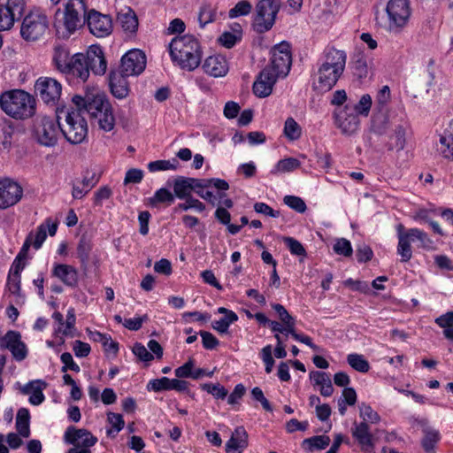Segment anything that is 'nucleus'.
Instances as JSON below:
<instances>
[{
	"label": "nucleus",
	"mask_w": 453,
	"mask_h": 453,
	"mask_svg": "<svg viewBox=\"0 0 453 453\" xmlns=\"http://www.w3.org/2000/svg\"><path fill=\"white\" fill-rule=\"evenodd\" d=\"M252 10L251 4L247 0H242L238 2L234 8L229 11V17L231 19L237 18L240 16H246L250 13Z\"/></svg>",
	"instance_id": "nucleus-54"
},
{
	"label": "nucleus",
	"mask_w": 453,
	"mask_h": 453,
	"mask_svg": "<svg viewBox=\"0 0 453 453\" xmlns=\"http://www.w3.org/2000/svg\"><path fill=\"white\" fill-rule=\"evenodd\" d=\"M283 201L286 205L299 213L304 212L307 209L304 201L301 197L296 196H286L283 198Z\"/></svg>",
	"instance_id": "nucleus-58"
},
{
	"label": "nucleus",
	"mask_w": 453,
	"mask_h": 453,
	"mask_svg": "<svg viewBox=\"0 0 453 453\" xmlns=\"http://www.w3.org/2000/svg\"><path fill=\"white\" fill-rule=\"evenodd\" d=\"M179 166V161L176 158H172L169 160H156L150 162L148 164V170L150 173L160 172V171H168V170H177Z\"/></svg>",
	"instance_id": "nucleus-45"
},
{
	"label": "nucleus",
	"mask_w": 453,
	"mask_h": 453,
	"mask_svg": "<svg viewBox=\"0 0 453 453\" xmlns=\"http://www.w3.org/2000/svg\"><path fill=\"white\" fill-rule=\"evenodd\" d=\"M85 0H66L64 10L56 12L54 27L57 35L67 39L85 24L88 14Z\"/></svg>",
	"instance_id": "nucleus-3"
},
{
	"label": "nucleus",
	"mask_w": 453,
	"mask_h": 453,
	"mask_svg": "<svg viewBox=\"0 0 453 453\" xmlns=\"http://www.w3.org/2000/svg\"><path fill=\"white\" fill-rule=\"evenodd\" d=\"M352 435L365 453H374V441L368 424L361 422L357 425L352 431Z\"/></svg>",
	"instance_id": "nucleus-29"
},
{
	"label": "nucleus",
	"mask_w": 453,
	"mask_h": 453,
	"mask_svg": "<svg viewBox=\"0 0 453 453\" xmlns=\"http://www.w3.org/2000/svg\"><path fill=\"white\" fill-rule=\"evenodd\" d=\"M64 73L76 77L83 82L86 81L89 76V71L84 54H74L71 58V62L67 65V69H65Z\"/></svg>",
	"instance_id": "nucleus-28"
},
{
	"label": "nucleus",
	"mask_w": 453,
	"mask_h": 453,
	"mask_svg": "<svg viewBox=\"0 0 453 453\" xmlns=\"http://www.w3.org/2000/svg\"><path fill=\"white\" fill-rule=\"evenodd\" d=\"M283 133L289 141H296L301 137L302 128L292 117H288L285 121Z\"/></svg>",
	"instance_id": "nucleus-44"
},
{
	"label": "nucleus",
	"mask_w": 453,
	"mask_h": 453,
	"mask_svg": "<svg viewBox=\"0 0 453 453\" xmlns=\"http://www.w3.org/2000/svg\"><path fill=\"white\" fill-rule=\"evenodd\" d=\"M291 67V53L289 44L281 42L273 47L270 64L265 69H270L277 78H284L289 73Z\"/></svg>",
	"instance_id": "nucleus-11"
},
{
	"label": "nucleus",
	"mask_w": 453,
	"mask_h": 453,
	"mask_svg": "<svg viewBox=\"0 0 453 453\" xmlns=\"http://www.w3.org/2000/svg\"><path fill=\"white\" fill-rule=\"evenodd\" d=\"M58 224L50 218H48L42 224L38 226L35 233L31 232L27 236H32L33 247L35 250H39L47 238V230L49 234L53 236L56 234Z\"/></svg>",
	"instance_id": "nucleus-32"
},
{
	"label": "nucleus",
	"mask_w": 453,
	"mask_h": 453,
	"mask_svg": "<svg viewBox=\"0 0 453 453\" xmlns=\"http://www.w3.org/2000/svg\"><path fill=\"white\" fill-rule=\"evenodd\" d=\"M60 360L63 364V366L61 367L62 372H66L68 370L75 372H79L81 371L80 366L74 362L71 353L64 352L60 356Z\"/></svg>",
	"instance_id": "nucleus-60"
},
{
	"label": "nucleus",
	"mask_w": 453,
	"mask_h": 453,
	"mask_svg": "<svg viewBox=\"0 0 453 453\" xmlns=\"http://www.w3.org/2000/svg\"><path fill=\"white\" fill-rule=\"evenodd\" d=\"M171 379L167 377H162L160 379H155L149 381L147 384V389L149 391L160 392L163 390H170Z\"/></svg>",
	"instance_id": "nucleus-57"
},
{
	"label": "nucleus",
	"mask_w": 453,
	"mask_h": 453,
	"mask_svg": "<svg viewBox=\"0 0 453 453\" xmlns=\"http://www.w3.org/2000/svg\"><path fill=\"white\" fill-rule=\"evenodd\" d=\"M418 425L422 428L424 434L421 445L426 453H434L435 446L441 440L440 432L428 425V420L426 418L417 420Z\"/></svg>",
	"instance_id": "nucleus-27"
},
{
	"label": "nucleus",
	"mask_w": 453,
	"mask_h": 453,
	"mask_svg": "<svg viewBox=\"0 0 453 453\" xmlns=\"http://www.w3.org/2000/svg\"><path fill=\"white\" fill-rule=\"evenodd\" d=\"M90 338L97 342L102 343L104 347H107L108 343H111V349H112L113 354H117L119 350L118 342L112 341L111 337L109 334H102L98 331L90 332Z\"/></svg>",
	"instance_id": "nucleus-51"
},
{
	"label": "nucleus",
	"mask_w": 453,
	"mask_h": 453,
	"mask_svg": "<svg viewBox=\"0 0 453 453\" xmlns=\"http://www.w3.org/2000/svg\"><path fill=\"white\" fill-rule=\"evenodd\" d=\"M22 188L10 179L0 180V209L16 204L22 197Z\"/></svg>",
	"instance_id": "nucleus-19"
},
{
	"label": "nucleus",
	"mask_w": 453,
	"mask_h": 453,
	"mask_svg": "<svg viewBox=\"0 0 453 453\" xmlns=\"http://www.w3.org/2000/svg\"><path fill=\"white\" fill-rule=\"evenodd\" d=\"M203 69L207 74L219 78L226 75L229 65L226 57L218 54L208 57L203 65Z\"/></svg>",
	"instance_id": "nucleus-25"
},
{
	"label": "nucleus",
	"mask_w": 453,
	"mask_h": 453,
	"mask_svg": "<svg viewBox=\"0 0 453 453\" xmlns=\"http://www.w3.org/2000/svg\"><path fill=\"white\" fill-rule=\"evenodd\" d=\"M61 132L73 144H80L86 139L88 125L80 111L73 109L66 111L65 124L62 127Z\"/></svg>",
	"instance_id": "nucleus-10"
},
{
	"label": "nucleus",
	"mask_w": 453,
	"mask_h": 453,
	"mask_svg": "<svg viewBox=\"0 0 453 453\" xmlns=\"http://www.w3.org/2000/svg\"><path fill=\"white\" fill-rule=\"evenodd\" d=\"M203 390L211 394L217 399H224L227 395V390L220 384L205 383L202 385Z\"/></svg>",
	"instance_id": "nucleus-59"
},
{
	"label": "nucleus",
	"mask_w": 453,
	"mask_h": 453,
	"mask_svg": "<svg viewBox=\"0 0 453 453\" xmlns=\"http://www.w3.org/2000/svg\"><path fill=\"white\" fill-rule=\"evenodd\" d=\"M280 8V0H260L256 5L252 27L258 34L269 31L275 23Z\"/></svg>",
	"instance_id": "nucleus-7"
},
{
	"label": "nucleus",
	"mask_w": 453,
	"mask_h": 453,
	"mask_svg": "<svg viewBox=\"0 0 453 453\" xmlns=\"http://www.w3.org/2000/svg\"><path fill=\"white\" fill-rule=\"evenodd\" d=\"M300 166V162L294 157H288L280 160L276 166L275 172L277 173H288L297 169Z\"/></svg>",
	"instance_id": "nucleus-55"
},
{
	"label": "nucleus",
	"mask_w": 453,
	"mask_h": 453,
	"mask_svg": "<svg viewBox=\"0 0 453 453\" xmlns=\"http://www.w3.org/2000/svg\"><path fill=\"white\" fill-rule=\"evenodd\" d=\"M64 437L66 443L85 448L92 447L97 441V438L88 430L73 426H69L65 430Z\"/></svg>",
	"instance_id": "nucleus-20"
},
{
	"label": "nucleus",
	"mask_w": 453,
	"mask_h": 453,
	"mask_svg": "<svg viewBox=\"0 0 453 453\" xmlns=\"http://www.w3.org/2000/svg\"><path fill=\"white\" fill-rule=\"evenodd\" d=\"M48 384L42 380H35L29 381L20 388L23 395H29V403L32 405H40L45 400L42 393L43 389L47 388Z\"/></svg>",
	"instance_id": "nucleus-30"
},
{
	"label": "nucleus",
	"mask_w": 453,
	"mask_h": 453,
	"mask_svg": "<svg viewBox=\"0 0 453 453\" xmlns=\"http://www.w3.org/2000/svg\"><path fill=\"white\" fill-rule=\"evenodd\" d=\"M127 77V76L124 75L120 72H111L110 73L109 83L111 92L115 97L119 99L125 98L128 95L129 88Z\"/></svg>",
	"instance_id": "nucleus-34"
},
{
	"label": "nucleus",
	"mask_w": 453,
	"mask_h": 453,
	"mask_svg": "<svg viewBox=\"0 0 453 453\" xmlns=\"http://www.w3.org/2000/svg\"><path fill=\"white\" fill-rule=\"evenodd\" d=\"M183 200H185V203H179L178 206L175 208L176 211H188L190 209H194L198 212H202L205 210V205L201 201L193 197L192 196L186 197Z\"/></svg>",
	"instance_id": "nucleus-53"
},
{
	"label": "nucleus",
	"mask_w": 453,
	"mask_h": 453,
	"mask_svg": "<svg viewBox=\"0 0 453 453\" xmlns=\"http://www.w3.org/2000/svg\"><path fill=\"white\" fill-rule=\"evenodd\" d=\"M71 62V58H69L68 51L60 46L55 47L53 53V63L56 68L61 72L65 73V69H67V65Z\"/></svg>",
	"instance_id": "nucleus-40"
},
{
	"label": "nucleus",
	"mask_w": 453,
	"mask_h": 453,
	"mask_svg": "<svg viewBox=\"0 0 453 453\" xmlns=\"http://www.w3.org/2000/svg\"><path fill=\"white\" fill-rule=\"evenodd\" d=\"M261 357L265 365V372L271 373L274 365V359L272 356V346L266 345L261 350Z\"/></svg>",
	"instance_id": "nucleus-63"
},
{
	"label": "nucleus",
	"mask_w": 453,
	"mask_h": 453,
	"mask_svg": "<svg viewBox=\"0 0 453 453\" xmlns=\"http://www.w3.org/2000/svg\"><path fill=\"white\" fill-rule=\"evenodd\" d=\"M334 251L338 255L349 257L352 254V246L349 240L341 238L336 241L334 247Z\"/></svg>",
	"instance_id": "nucleus-61"
},
{
	"label": "nucleus",
	"mask_w": 453,
	"mask_h": 453,
	"mask_svg": "<svg viewBox=\"0 0 453 453\" xmlns=\"http://www.w3.org/2000/svg\"><path fill=\"white\" fill-rule=\"evenodd\" d=\"M26 0H7L5 4H0V31L11 29L15 20L24 14Z\"/></svg>",
	"instance_id": "nucleus-15"
},
{
	"label": "nucleus",
	"mask_w": 453,
	"mask_h": 453,
	"mask_svg": "<svg viewBox=\"0 0 453 453\" xmlns=\"http://www.w3.org/2000/svg\"><path fill=\"white\" fill-rule=\"evenodd\" d=\"M372 106V97L370 95L365 94L363 95L359 100V102L353 105L352 108L354 111L358 115L367 116L370 112V109Z\"/></svg>",
	"instance_id": "nucleus-56"
},
{
	"label": "nucleus",
	"mask_w": 453,
	"mask_h": 453,
	"mask_svg": "<svg viewBox=\"0 0 453 453\" xmlns=\"http://www.w3.org/2000/svg\"><path fill=\"white\" fill-rule=\"evenodd\" d=\"M272 307L278 314L280 322L287 326L288 331H293V327L296 326V319L288 312L286 308L280 303L272 304Z\"/></svg>",
	"instance_id": "nucleus-48"
},
{
	"label": "nucleus",
	"mask_w": 453,
	"mask_h": 453,
	"mask_svg": "<svg viewBox=\"0 0 453 453\" xmlns=\"http://www.w3.org/2000/svg\"><path fill=\"white\" fill-rule=\"evenodd\" d=\"M197 180L199 181L200 188H195L194 192L202 199L208 201L214 205L216 200L215 196L211 191L205 190V188L210 187L206 179H197Z\"/></svg>",
	"instance_id": "nucleus-52"
},
{
	"label": "nucleus",
	"mask_w": 453,
	"mask_h": 453,
	"mask_svg": "<svg viewBox=\"0 0 453 453\" xmlns=\"http://www.w3.org/2000/svg\"><path fill=\"white\" fill-rule=\"evenodd\" d=\"M278 79L270 69L264 68L253 84L254 94L260 98L268 96Z\"/></svg>",
	"instance_id": "nucleus-23"
},
{
	"label": "nucleus",
	"mask_w": 453,
	"mask_h": 453,
	"mask_svg": "<svg viewBox=\"0 0 453 453\" xmlns=\"http://www.w3.org/2000/svg\"><path fill=\"white\" fill-rule=\"evenodd\" d=\"M437 151L444 159L453 161V119L439 134Z\"/></svg>",
	"instance_id": "nucleus-24"
},
{
	"label": "nucleus",
	"mask_w": 453,
	"mask_h": 453,
	"mask_svg": "<svg viewBox=\"0 0 453 453\" xmlns=\"http://www.w3.org/2000/svg\"><path fill=\"white\" fill-rule=\"evenodd\" d=\"M335 124L342 134H352L359 127V118L352 105L346 104L342 109L334 112Z\"/></svg>",
	"instance_id": "nucleus-18"
},
{
	"label": "nucleus",
	"mask_w": 453,
	"mask_h": 453,
	"mask_svg": "<svg viewBox=\"0 0 453 453\" xmlns=\"http://www.w3.org/2000/svg\"><path fill=\"white\" fill-rule=\"evenodd\" d=\"M76 322L75 311L73 308H70L67 311L66 319L64 321L63 328L58 326L56 333H61L65 336L73 337V330Z\"/></svg>",
	"instance_id": "nucleus-47"
},
{
	"label": "nucleus",
	"mask_w": 453,
	"mask_h": 453,
	"mask_svg": "<svg viewBox=\"0 0 453 453\" xmlns=\"http://www.w3.org/2000/svg\"><path fill=\"white\" fill-rule=\"evenodd\" d=\"M35 99L29 93L14 89L0 95V107L15 119H26L35 112Z\"/></svg>",
	"instance_id": "nucleus-5"
},
{
	"label": "nucleus",
	"mask_w": 453,
	"mask_h": 453,
	"mask_svg": "<svg viewBox=\"0 0 453 453\" xmlns=\"http://www.w3.org/2000/svg\"><path fill=\"white\" fill-rule=\"evenodd\" d=\"M16 429L24 438L30 435V413L27 408L19 409L16 416Z\"/></svg>",
	"instance_id": "nucleus-37"
},
{
	"label": "nucleus",
	"mask_w": 453,
	"mask_h": 453,
	"mask_svg": "<svg viewBox=\"0 0 453 453\" xmlns=\"http://www.w3.org/2000/svg\"><path fill=\"white\" fill-rule=\"evenodd\" d=\"M62 127L50 117H39L35 120L33 134L35 139L42 146L54 147L58 143Z\"/></svg>",
	"instance_id": "nucleus-9"
},
{
	"label": "nucleus",
	"mask_w": 453,
	"mask_h": 453,
	"mask_svg": "<svg viewBox=\"0 0 453 453\" xmlns=\"http://www.w3.org/2000/svg\"><path fill=\"white\" fill-rule=\"evenodd\" d=\"M118 22L122 29L127 34H134L137 30L138 19L135 12L131 9H128L125 12H119L118 14Z\"/></svg>",
	"instance_id": "nucleus-36"
},
{
	"label": "nucleus",
	"mask_w": 453,
	"mask_h": 453,
	"mask_svg": "<svg viewBox=\"0 0 453 453\" xmlns=\"http://www.w3.org/2000/svg\"><path fill=\"white\" fill-rule=\"evenodd\" d=\"M73 350L77 357H86L91 351V347L88 342L76 340L73 343Z\"/></svg>",
	"instance_id": "nucleus-64"
},
{
	"label": "nucleus",
	"mask_w": 453,
	"mask_h": 453,
	"mask_svg": "<svg viewBox=\"0 0 453 453\" xmlns=\"http://www.w3.org/2000/svg\"><path fill=\"white\" fill-rule=\"evenodd\" d=\"M89 32L97 38L109 36L113 30L111 16L103 14L95 9L88 10L86 21Z\"/></svg>",
	"instance_id": "nucleus-13"
},
{
	"label": "nucleus",
	"mask_w": 453,
	"mask_h": 453,
	"mask_svg": "<svg viewBox=\"0 0 453 453\" xmlns=\"http://www.w3.org/2000/svg\"><path fill=\"white\" fill-rule=\"evenodd\" d=\"M388 31L400 34L407 26L411 10L408 0H389L386 6Z\"/></svg>",
	"instance_id": "nucleus-6"
},
{
	"label": "nucleus",
	"mask_w": 453,
	"mask_h": 453,
	"mask_svg": "<svg viewBox=\"0 0 453 453\" xmlns=\"http://www.w3.org/2000/svg\"><path fill=\"white\" fill-rule=\"evenodd\" d=\"M92 242L88 236L82 234L77 244V257L81 262V267L86 271L89 262V254L92 250Z\"/></svg>",
	"instance_id": "nucleus-35"
},
{
	"label": "nucleus",
	"mask_w": 453,
	"mask_h": 453,
	"mask_svg": "<svg viewBox=\"0 0 453 453\" xmlns=\"http://www.w3.org/2000/svg\"><path fill=\"white\" fill-rule=\"evenodd\" d=\"M48 27L49 20L45 12L40 9H34L24 17L20 35L24 40L34 42L45 34Z\"/></svg>",
	"instance_id": "nucleus-8"
},
{
	"label": "nucleus",
	"mask_w": 453,
	"mask_h": 453,
	"mask_svg": "<svg viewBox=\"0 0 453 453\" xmlns=\"http://www.w3.org/2000/svg\"><path fill=\"white\" fill-rule=\"evenodd\" d=\"M88 71L96 75H103L107 70V62L103 49L98 45H91L84 54Z\"/></svg>",
	"instance_id": "nucleus-21"
},
{
	"label": "nucleus",
	"mask_w": 453,
	"mask_h": 453,
	"mask_svg": "<svg viewBox=\"0 0 453 453\" xmlns=\"http://www.w3.org/2000/svg\"><path fill=\"white\" fill-rule=\"evenodd\" d=\"M0 349H9L16 361H22L27 356V348L21 341V334L18 331L10 330L0 338Z\"/></svg>",
	"instance_id": "nucleus-17"
},
{
	"label": "nucleus",
	"mask_w": 453,
	"mask_h": 453,
	"mask_svg": "<svg viewBox=\"0 0 453 453\" xmlns=\"http://www.w3.org/2000/svg\"><path fill=\"white\" fill-rule=\"evenodd\" d=\"M359 416L363 418L362 422H365L366 424H368V422L376 424L380 420V415L373 411L370 405L365 403L359 405Z\"/></svg>",
	"instance_id": "nucleus-50"
},
{
	"label": "nucleus",
	"mask_w": 453,
	"mask_h": 453,
	"mask_svg": "<svg viewBox=\"0 0 453 453\" xmlns=\"http://www.w3.org/2000/svg\"><path fill=\"white\" fill-rule=\"evenodd\" d=\"M72 102L81 114L87 112L92 119H96L99 127L104 131L109 132L113 129L115 118L111 105L104 94L93 88L86 91L84 96H73Z\"/></svg>",
	"instance_id": "nucleus-1"
},
{
	"label": "nucleus",
	"mask_w": 453,
	"mask_h": 453,
	"mask_svg": "<svg viewBox=\"0 0 453 453\" xmlns=\"http://www.w3.org/2000/svg\"><path fill=\"white\" fill-rule=\"evenodd\" d=\"M348 364L359 372H367L370 370L369 362L363 355L352 353L347 357Z\"/></svg>",
	"instance_id": "nucleus-46"
},
{
	"label": "nucleus",
	"mask_w": 453,
	"mask_h": 453,
	"mask_svg": "<svg viewBox=\"0 0 453 453\" xmlns=\"http://www.w3.org/2000/svg\"><path fill=\"white\" fill-rule=\"evenodd\" d=\"M216 17V9L211 4L201 5L198 12V22L200 27L203 28L207 24L213 22Z\"/></svg>",
	"instance_id": "nucleus-43"
},
{
	"label": "nucleus",
	"mask_w": 453,
	"mask_h": 453,
	"mask_svg": "<svg viewBox=\"0 0 453 453\" xmlns=\"http://www.w3.org/2000/svg\"><path fill=\"white\" fill-rule=\"evenodd\" d=\"M52 276L58 278L67 287L75 288L79 281L78 270L67 264H55L51 271Z\"/></svg>",
	"instance_id": "nucleus-26"
},
{
	"label": "nucleus",
	"mask_w": 453,
	"mask_h": 453,
	"mask_svg": "<svg viewBox=\"0 0 453 453\" xmlns=\"http://www.w3.org/2000/svg\"><path fill=\"white\" fill-rule=\"evenodd\" d=\"M284 243L287 245L291 254L302 257L306 255L303 244L293 237H285Z\"/></svg>",
	"instance_id": "nucleus-62"
},
{
	"label": "nucleus",
	"mask_w": 453,
	"mask_h": 453,
	"mask_svg": "<svg viewBox=\"0 0 453 453\" xmlns=\"http://www.w3.org/2000/svg\"><path fill=\"white\" fill-rule=\"evenodd\" d=\"M195 188H200L196 178L178 176L173 180V195L179 199L191 196Z\"/></svg>",
	"instance_id": "nucleus-31"
},
{
	"label": "nucleus",
	"mask_w": 453,
	"mask_h": 453,
	"mask_svg": "<svg viewBox=\"0 0 453 453\" xmlns=\"http://www.w3.org/2000/svg\"><path fill=\"white\" fill-rule=\"evenodd\" d=\"M435 323L443 328V335L446 339L453 341V311H449L435 319Z\"/></svg>",
	"instance_id": "nucleus-42"
},
{
	"label": "nucleus",
	"mask_w": 453,
	"mask_h": 453,
	"mask_svg": "<svg viewBox=\"0 0 453 453\" xmlns=\"http://www.w3.org/2000/svg\"><path fill=\"white\" fill-rule=\"evenodd\" d=\"M174 200V195L165 188L157 189L154 196L148 199L149 204L152 207H157L159 203L171 205Z\"/></svg>",
	"instance_id": "nucleus-38"
},
{
	"label": "nucleus",
	"mask_w": 453,
	"mask_h": 453,
	"mask_svg": "<svg viewBox=\"0 0 453 453\" xmlns=\"http://www.w3.org/2000/svg\"><path fill=\"white\" fill-rule=\"evenodd\" d=\"M169 50L172 60L182 69L193 71L201 64L202 50L194 35L174 37L170 42Z\"/></svg>",
	"instance_id": "nucleus-4"
},
{
	"label": "nucleus",
	"mask_w": 453,
	"mask_h": 453,
	"mask_svg": "<svg viewBox=\"0 0 453 453\" xmlns=\"http://www.w3.org/2000/svg\"><path fill=\"white\" fill-rule=\"evenodd\" d=\"M100 176L95 172L87 171L81 180L72 184V196L73 199H82L98 182Z\"/></svg>",
	"instance_id": "nucleus-22"
},
{
	"label": "nucleus",
	"mask_w": 453,
	"mask_h": 453,
	"mask_svg": "<svg viewBox=\"0 0 453 453\" xmlns=\"http://www.w3.org/2000/svg\"><path fill=\"white\" fill-rule=\"evenodd\" d=\"M248 444V434L245 428L238 426L226 443V453H242Z\"/></svg>",
	"instance_id": "nucleus-33"
},
{
	"label": "nucleus",
	"mask_w": 453,
	"mask_h": 453,
	"mask_svg": "<svg viewBox=\"0 0 453 453\" xmlns=\"http://www.w3.org/2000/svg\"><path fill=\"white\" fill-rule=\"evenodd\" d=\"M347 61L344 50L334 47L325 50L324 61L319 66L313 81V88L319 92H327L333 88L343 73Z\"/></svg>",
	"instance_id": "nucleus-2"
},
{
	"label": "nucleus",
	"mask_w": 453,
	"mask_h": 453,
	"mask_svg": "<svg viewBox=\"0 0 453 453\" xmlns=\"http://www.w3.org/2000/svg\"><path fill=\"white\" fill-rule=\"evenodd\" d=\"M428 241L429 239L427 234L418 228H411V233L409 234H402L400 239H398L396 248V252L401 257V262L406 263L411 259L412 242H418L420 243V247H426V242Z\"/></svg>",
	"instance_id": "nucleus-14"
},
{
	"label": "nucleus",
	"mask_w": 453,
	"mask_h": 453,
	"mask_svg": "<svg viewBox=\"0 0 453 453\" xmlns=\"http://www.w3.org/2000/svg\"><path fill=\"white\" fill-rule=\"evenodd\" d=\"M35 90L44 104L56 106L61 97L62 85L54 78L40 77L35 81Z\"/></svg>",
	"instance_id": "nucleus-12"
},
{
	"label": "nucleus",
	"mask_w": 453,
	"mask_h": 453,
	"mask_svg": "<svg viewBox=\"0 0 453 453\" xmlns=\"http://www.w3.org/2000/svg\"><path fill=\"white\" fill-rule=\"evenodd\" d=\"M146 66V57L140 50H131L121 58L119 72L126 76L139 75Z\"/></svg>",
	"instance_id": "nucleus-16"
},
{
	"label": "nucleus",
	"mask_w": 453,
	"mask_h": 453,
	"mask_svg": "<svg viewBox=\"0 0 453 453\" xmlns=\"http://www.w3.org/2000/svg\"><path fill=\"white\" fill-rule=\"evenodd\" d=\"M407 125L398 124L395 126L394 130V134L391 136V140L393 142L389 146V150L395 149L396 150H403L405 146V134H406Z\"/></svg>",
	"instance_id": "nucleus-41"
},
{
	"label": "nucleus",
	"mask_w": 453,
	"mask_h": 453,
	"mask_svg": "<svg viewBox=\"0 0 453 453\" xmlns=\"http://www.w3.org/2000/svg\"><path fill=\"white\" fill-rule=\"evenodd\" d=\"M238 320V316L235 312H228V316H225L219 320L212 322V328L220 334L228 332V327L231 324Z\"/></svg>",
	"instance_id": "nucleus-49"
},
{
	"label": "nucleus",
	"mask_w": 453,
	"mask_h": 453,
	"mask_svg": "<svg viewBox=\"0 0 453 453\" xmlns=\"http://www.w3.org/2000/svg\"><path fill=\"white\" fill-rule=\"evenodd\" d=\"M330 438L327 435H316L303 440V446L306 450H321L330 444Z\"/></svg>",
	"instance_id": "nucleus-39"
}]
</instances>
